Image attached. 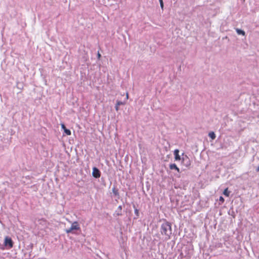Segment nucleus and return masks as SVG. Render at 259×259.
I'll use <instances>...</instances> for the list:
<instances>
[{"label": "nucleus", "mask_w": 259, "mask_h": 259, "mask_svg": "<svg viewBox=\"0 0 259 259\" xmlns=\"http://www.w3.org/2000/svg\"><path fill=\"white\" fill-rule=\"evenodd\" d=\"M161 229V234L165 236V239L166 240L169 239L171 234V227L170 224L168 222L162 224Z\"/></svg>", "instance_id": "f257e3e1"}, {"label": "nucleus", "mask_w": 259, "mask_h": 259, "mask_svg": "<svg viewBox=\"0 0 259 259\" xmlns=\"http://www.w3.org/2000/svg\"><path fill=\"white\" fill-rule=\"evenodd\" d=\"M80 229L79 225L78 224V223L76 221L73 222L70 228L69 229H67L65 230V232L66 233L69 234L70 233H72V231L73 230H79Z\"/></svg>", "instance_id": "f03ea898"}, {"label": "nucleus", "mask_w": 259, "mask_h": 259, "mask_svg": "<svg viewBox=\"0 0 259 259\" xmlns=\"http://www.w3.org/2000/svg\"><path fill=\"white\" fill-rule=\"evenodd\" d=\"M4 244L5 246H9V248H11L13 246V242L12 239L9 237H6L5 239Z\"/></svg>", "instance_id": "7ed1b4c3"}, {"label": "nucleus", "mask_w": 259, "mask_h": 259, "mask_svg": "<svg viewBox=\"0 0 259 259\" xmlns=\"http://www.w3.org/2000/svg\"><path fill=\"white\" fill-rule=\"evenodd\" d=\"M93 176L96 178H98L100 177V172L97 168L94 167L93 168Z\"/></svg>", "instance_id": "20e7f679"}, {"label": "nucleus", "mask_w": 259, "mask_h": 259, "mask_svg": "<svg viewBox=\"0 0 259 259\" xmlns=\"http://www.w3.org/2000/svg\"><path fill=\"white\" fill-rule=\"evenodd\" d=\"M169 168L170 169H175L178 172H180V168L177 166V165L175 163L170 164L169 165Z\"/></svg>", "instance_id": "39448f33"}, {"label": "nucleus", "mask_w": 259, "mask_h": 259, "mask_svg": "<svg viewBox=\"0 0 259 259\" xmlns=\"http://www.w3.org/2000/svg\"><path fill=\"white\" fill-rule=\"evenodd\" d=\"M179 150L176 149L174 151L175 158L176 160H180L181 159L180 156L179 154Z\"/></svg>", "instance_id": "423d86ee"}, {"label": "nucleus", "mask_w": 259, "mask_h": 259, "mask_svg": "<svg viewBox=\"0 0 259 259\" xmlns=\"http://www.w3.org/2000/svg\"><path fill=\"white\" fill-rule=\"evenodd\" d=\"M230 193V191H228V188H226L223 192L224 195H225L227 197L229 196Z\"/></svg>", "instance_id": "0eeeda50"}, {"label": "nucleus", "mask_w": 259, "mask_h": 259, "mask_svg": "<svg viewBox=\"0 0 259 259\" xmlns=\"http://www.w3.org/2000/svg\"><path fill=\"white\" fill-rule=\"evenodd\" d=\"M209 137L212 140L215 138V135L213 132H211L208 134Z\"/></svg>", "instance_id": "6e6552de"}, {"label": "nucleus", "mask_w": 259, "mask_h": 259, "mask_svg": "<svg viewBox=\"0 0 259 259\" xmlns=\"http://www.w3.org/2000/svg\"><path fill=\"white\" fill-rule=\"evenodd\" d=\"M236 32L238 34H241L242 35H245V32L243 30H242L239 29H236Z\"/></svg>", "instance_id": "1a4fd4ad"}, {"label": "nucleus", "mask_w": 259, "mask_h": 259, "mask_svg": "<svg viewBox=\"0 0 259 259\" xmlns=\"http://www.w3.org/2000/svg\"><path fill=\"white\" fill-rule=\"evenodd\" d=\"M116 104H117V105H118L119 106H120V105H124L126 104V102H122V101H117L116 102Z\"/></svg>", "instance_id": "9d476101"}, {"label": "nucleus", "mask_w": 259, "mask_h": 259, "mask_svg": "<svg viewBox=\"0 0 259 259\" xmlns=\"http://www.w3.org/2000/svg\"><path fill=\"white\" fill-rule=\"evenodd\" d=\"M64 132L68 136H70L71 134V131L67 129V128H65V129Z\"/></svg>", "instance_id": "9b49d317"}, {"label": "nucleus", "mask_w": 259, "mask_h": 259, "mask_svg": "<svg viewBox=\"0 0 259 259\" xmlns=\"http://www.w3.org/2000/svg\"><path fill=\"white\" fill-rule=\"evenodd\" d=\"M113 192L115 195H118V190H116L115 189H113Z\"/></svg>", "instance_id": "f8f14e48"}, {"label": "nucleus", "mask_w": 259, "mask_h": 259, "mask_svg": "<svg viewBox=\"0 0 259 259\" xmlns=\"http://www.w3.org/2000/svg\"><path fill=\"white\" fill-rule=\"evenodd\" d=\"M159 2H160V7H161V9H163V7H164L163 1L162 0H159Z\"/></svg>", "instance_id": "ddd939ff"}, {"label": "nucleus", "mask_w": 259, "mask_h": 259, "mask_svg": "<svg viewBox=\"0 0 259 259\" xmlns=\"http://www.w3.org/2000/svg\"><path fill=\"white\" fill-rule=\"evenodd\" d=\"M219 200L221 201L222 203L224 202V199L222 196L220 197Z\"/></svg>", "instance_id": "4468645a"}, {"label": "nucleus", "mask_w": 259, "mask_h": 259, "mask_svg": "<svg viewBox=\"0 0 259 259\" xmlns=\"http://www.w3.org/2000/svg\"><path fill=\"white\" fill-rule=\"evenodd\" d=\"M135 213L137 216H139V210L138 209L136 208L135 209Z\"/></svg>", "instance_id": "2eb2a0df"}, {"label": "nucleus", "mask_w": 259, "mask_h": 259, "mask_svg": "<svg viewBox=\"0 0 259 259\" xmlns=\"http://www.w3.org/2000/svg\"><path fill=\"white\" fill-rule=\"evenodd\" d=\"M115 110H116V111H118V110H119V106L117 105V104H116L115 105Z\"/></svg>", "instance_id": "dca6fc26"}, {"label": "nucleus", "mask_w": 259, "mask_h": 259, "mask_svg": "<svg viewBox=\"0 0 259 259\" xmlns=\"http://www.w3.org/2000/svg\"><path fill=\"white\" fill-rule=\"evenodd\" d=\"M61 127L62 129L64 130V131L65 130V128H66L64 124H61Z\"/></svg>", "instance_id": "f3484780"}, {"label": "nucleus", "mask_w": 259, "mask_h": 259, "mask_svg": "<svg viewBox=\"0 0 259 259\" xmlns=\"http://www.w3.org/2000/svg\"><path fill=\"white\" fill-rule=\"evenodd\" d=\"M128 99V93H126V98H125V100L126 101Z\"/></svg>", "instance_id": "a211bd4d"}, {"label": "nucleus", "mask_w": 259, "mask_h": 259, "mask_svg": "<svg viewBox=\"0 0 259 259\" xmlns=\"http://www.w3.org/2000/svg\"><path fill=\"white\" fill-rule=\"evenodd\" d=\"M118 209H119L120 210V211H121L122 209V206L121 205L119 206L118 207Z\"/></svg>", "instance_id": "6ab92c4d"}, {"label": "nucleus", "mask_w": 259, "mask_h": 259, "mask_svg": "<svg viewBox=\"0 0 259 259\" xmlns=\"http://www.w3.org/2000/svg\"><path fill=\"white\" fill-rule=\"evenodd\" d=\"M256 171H259V166L256 168Z\"/></svg>", "instance_id": "aec40b11"}, {"label": "nucleus", "mask_w": 259, "mask_h": 259, "mask_svg": "<svg viewBox=\"0 0 259 259\" xmlns=\"http://www.w3.org/2000/svg\"><path fill=\"white\" fill-rule=\"evenodd\" d=\"M98 56L99 58L101 57V55L99 53H98Z\"/></svg>", "instance_id": "412c9836"}]
</instances>
